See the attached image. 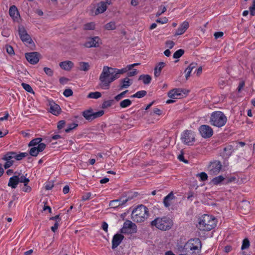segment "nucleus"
<instances>
[{"label":"nucleus","mask_w":255,"mask_h":255,"mask_svg":"<svg viewBox=\"0 0 255 255\" xmlns=\"http://www.w3.org/2000/svg\"><path fill=\"white\" fill-rule=\"evenodd\" d=\"M127 72L126 68L119 69L108 66H104L99 77V85L103 89H109L110 84L118 79L120 74Z\"/></svg>","instance_id":"nucleus-1"},{"label":"nucleus","mask_w":255,"mask_h":255,"mask_svg":"<svg viewBox=\"0 0 255 255\" xmlns=\"http://www.w3.org/2000/svg\"><path fill=\"white\" fill-rule=\"evenodd\" d=\"M201 247V242L199 239H191L184 246L183 252L189 255H199Z\"/></svg>","instance_id":"nucleus-2"},{"label":"nucleus","mask_w":255,"mask_h":255,"mask_svg":"<svg viewBox=\"0 0 255 255\" xmlns=\"http://www.w3.org/2000/svg\"><path fill=\"white\" fill-rule=\"evenodd\" d=\"M216 226L215 219L211 216L204 214L199 218L197 227L200 231H209L214 229Z\"/></svg>","instance_id":"nucleus-3"},{"label":"nucleus","mask_w":255,"mask_h":255,"mask_svg":"<svg viewBox=\"0 0 255 255\" xmlns=\"http://www.w3.org/2000/svg\"><path fill=\"white\" fill-rule=\"evenodd\" d=\"M152 227H155L157 229L161 231L170 230L173 225V222L171 219L167 216L157 217L150 223Z\"/></svg>","instance_id":"nucleus-4"},{"label":"nucleus","mask_w":255,"mask_h":255,"mask_svg":"<svg viewBox=\"0 0 255 255\" xmlns=\"http://www.w3.org/2000/svg\"><path fill=\"white\" fill-rule=\"evenodd\" d=\"M131 216L134 222H144L148 216V209L143 205H139L133 210Z\"/></svg>","instance_id":"nucleus-5"},{"label":"nucleus","mask_w":255,"mask_h":255,"mask_svg":"<svg viewBox=\"0 0 255 255\" xmlns=\"http://www.w3.org/2000/svg\"><path fill=\"white\" fill-rule=\"evenodd\" d=\"M227 121V119L223 113L220 111L213 112L210 118V122L212 125L222 127L224 126Z\"/></svg>","instance_id":"nucleus-6"},{"label":"nucleus","mask_w":255,"mask_h":255,"mask_svg":"<svg viewBox=\"0 0 255 255\" xmlns=\"http://www.w3.org/2000/svg\"><path fill=\"white\" fill-rule=\"evenodd\" d=\"M121 233L123 234H132L137 231L136 225L129 220H126L124 223Z\"/></svg>","instance_id":"nucleus-7"},{"label":"nucleus","mask_w":255,"mask_h":255,"mask_svg":"<svg viewBox=\"0 0 255 255\" xmlns=\"http://www.w3.org/2000/svg\"><path fill=\"white\" fill-rule=\"evenodd\" d=\"M102 44V41L98 36L90 37L87 38L84 46L87 48L98 47Z\"/></svg>","instance_id":"nucleus-8"},{"label":"nucleus","mask_w":255,"mask_h":255,"mask_svg":"<svg viewBox=\"0 0 255 255\" xmlns=\"http://www.w3.org/2000/svg\"><path fill=\"white\" fill-rule=\"evenodd\" d=\"M18 31L19 37L23 42H25L28 44H31L33 43V41L30 35L27 33L26 30L23 26H19Z\"/></svg>","instance_id":"nucleus-9"},{"label":"nucleus","mask_w":255,"mask_h":255,"mask_svg":"<svg viewBox=\"0 0 255 255\" xmlns=\"http://www.w3.org/2000/svg\"><path fill=\"white\" fill-rule=\"evenodd\" d=\"M181 139L184 143L189 145L190 142L195 141L194 132L191 130H185L182 134Z\"/></svg>","instance_id":"nucleus-10"},{"label":"nucleus","mask_w":255,"mask_h":255,"mask_svg":"<svg viewBox=\"0 0 255 255\" xmlns=\"http://www.w3.org/2000/svg\"><path fill=\"white\" fill-rule=\"evenodd\" d=\"M209 174L212 175L218 174L222 168V164L220 161L215 160L210 163L209 166Z\"/></svg>","instance_id":"nucleus-11"},{"label":"nucleus","mask_w":255,"mask_h":255,"mask_svg":"<svg viewBox=\"0 0 255 255\" xmlns=\"http://www.w3.org/2000/svg\"><path fill=\"white\" fill-rule=\"evenodd\" d=\"M41 55L37 52L26 53L25 57L26 60L31 64H35L39 61Z\"/></svg>","instance_id":"nucleus-12"},{"label":"nucleus","mask_w":255,"mask_h":255,"mask_svg":"<svg viewBox=\"0 0 255 255\" xmlns=\"http://www.w3.org/2000/svg\"><path fill=\"white\" fill-rule=\"evenodd\" d=\"M199 130L201 136L205 138L210 137L213 134L212 128L208 125H203L201 126Z\"/></svg>","instance_id":"nucleus-13"},{"label":"nucleus","mask_w":255,"mask_h":255,"mask_svg":"<svg viewBox=\"0 0 255 255\" xmlns=\"http://www.w3.org/2000/svg\"><path fill=\"white\" fill-rule=\"evenodd\" d=\"M46 147V144L44 143L39 144L38 146L31 147L29 153L32 156H36L39 152L43 151Z\"/></svg>","instance_id":"nucleus-14"},{"label":"nucleus","mask_w":255,"mask_h":255,"mask_svg":"<svg viewBox=\"0 0 255 255\" xmlns=\"http://www.w3.org/2000/svg\"><path fill=\"white\" fill-rule=\"evenodd\" d=\"M188 92V91L184 89H174L168 92V96L172 99H177L178 96H182V93H183L184 95H186Z\"/></svg>","instance_id":"nucleus-15"},{"label":"nucleus","mask_w":255,"mask_h":255,"mask_svg":"<svg viewBox=\"0 0 255 255\" xmlns=\"http://www.w3.org/2000/svg\"><path fill=\"white\" fill-rule=\"evenodd\" d=\"M48 105L50 107V112L53 115L57 116L61 113V109L60 106L53 101L48 100Z\"/></svg>","instance_id":"nucleus-16"},{"label":"nucleus","mask_w":255,"mask_h":255,"mask_svg":"<svg viewBox=\"0 0 255 255\" xmlns=\"http://www.w3.org/2000/svg\"><path fill=\"white\" fill-rule=\"evenodd\" d=\"M124 238V236L121 234H116L112 239V249H115L121 243Z\"/></svg>","instance_id":"nucleus-17"},{"label":"nucleus","mask_w":255,"mask_h":255,"mask_svg":"<svg viewBox=\"0 0 255 255\" xmlns=\"http://www.w3.org/2000/svg\"><path fill=\"white\" fill-rule=\"evenodd\" d=\"M189 26V22L184 21L176 30L175 35H179L183 34Z\"/></svg>","instance_id":"nucleus-18"},{"label":"nucleus","mask_w":255,"mask_h":255,"mask_svg":"<svg viewBox=\"0 0 255 255\" xmlns=\"http://www.w3.org/2000/svg\"><path fill=\"white\" fill-rule=\"evenodd\" d=\"M59 66L63 70L69 71L74 67V63L69 60L61 62Z\"/></svg>","instance_id":"nucleus-19"},{"label":"nucleus","mask_w":255,"mask_h":255,"mask_svg":"<svg viewBox=\"0 0 255 255\" xmlns=\"http://www.w3.org/2000/svg\"><path fill=\"white\" fill-rule=\"evenodd\" d=\"M175 199V196L172 192H171L163 199V204L165 207L169 208L172 203L173 200Z\"/></svg>","instance_id":"nucleus-20"},{"label":"nucleus","mask_w":255,"mask_h":255,"mask_svg":"<svg viewBox=\"0 0 255 255\" xmlns=\"http://www.w3.org/2000/svg\"><path fill=\"white\" fill-rule=\"evenodd\" d=\"M120 82L121 83L119 85V88L120 90L128 88L132 84V82L128 78V77H127L121 80Z\"/></svg>","instance_id":"nucleus-21"},{"label":"nucleus","mask_w":255,"mask_h":255,"mask_svg":"<svg viewBox=\"0 0 255 255\" xmlns=\"http://www.w3.org/2000/svg\"><path fill=\"white\" fill-rule=\"evenodd\" d=\"M19 183V175H15L10 177L7 185L12 188L15 189Z\"/></svg>","instance_id":"nucleus-22"},{"label":"nucleus","mask_w":255,"mask_h":255,"mask_svg":"<svg viewBox=\"0 0 255 255\" xmlns=\"http://www.w3.org/2000/svg\"><path fill=\"white\" fill-rule=\"evenodd\" d=\"M107 8L106 3L104 1H101L98 3L97 8L96 10L95 14H98L105 12Z\"/></svg>","instance_id":"nucleus-23"},{"label":"nucleus","mask_w":255,"mask_h":255,"mask_svg":"<svg viewBox=\"0 0 255 255\" xmlns=\"http://www.w3.org/2000/svg\"><path fill=\"white\" fill-rule=\"evenodd\" d=\"M165 63L163 62L158 63L154 69V75L155 77H158L159 76L162 69L165 66Z\"/></svg>","instance_id":"nucleus-24"},{"label":"nucleus","mask_w":255,"mask_h":255,"mask_svg":"<svg viewBox=\"0 0 255 255\" xmlns=\"http://www.w3.org/2000/svg\"><path fill=\"white\" fill-rule=\"evenodd\" d=\"M123 197H121L120 199L111 201L109 203V206L111 208H116L120 206L125 205V204L124 203H123Z\"/></svg>","instance_id":"nucleus-25"},{"label":"nucleus","mask_w":255,"mask_h":255,"mask_svg":"<svg viewBox=\"0 0 255 255\" xmlns=\"http://www.w3.org/2000/svg\"><path fill=\"white\" fill-rule=\"evenodd\" d=\"M9 15L14 19L17 18L18 16H19V12L17 8L15 5H12L10 7L9 9Z\"/></svg>","instance_id":"nucleus-26"},{"label":"nucleus","mask_w":255,"mask_h":255,"mask_svg":"<svg viewBox=\"0 0 255 255\" xmlns=\"http://www.w3.org/2000/svg\"><path fill=\"white\" fill-rule=\"evenodd\" d=\"M82 115L88 121H92L93 120V111L92 109L83 111Z\"/></svg>","instance_id":"nucleus-27"},{"label":"nucleus","mask_w":255,"mask_h":255,"mask_svg":"<svg viewBox=\"0 0 255 255\" xmlns=\"http://www.w3.org/2000/svg\"><path fill=\"white\" fill-rule=\"evenodd\" d=\"M197 66V64L196 63L192 62L185 69V73L186 79H188V78L190 76V74L192 70L196 68Z\"/></svg>","instance_id":"nucleus-28"},{"label":"nucleus","mask_w":255,"mask_h":255,"mask_svg":"<svg viewBox=\"0 0 255 255\" xmlns=\"http://www.w3.org/2000/svg\"><path fill=\"white\" fill-rule=\"evenodd\" d=\"M90 68L89 63L86 62H80L79 63L78 69L80 71L87 72Z\"/></svg>","instance_id":"nucleus-29"},{"label":"nucleus","mask_w":255,"mask_h":255,"mask_svg":"<svg viewBox=\"0 0 255 255\" xmlns=\"http://www.w3.org/2000/svg\"><path fill=\"white\" fill-rule=\"evenodd\" d=\"M15 154V152L10 151L7 152L2 158V159L4 160H7L10 161H13L12 159H14V155Z\"/></svg>","instance_id":"nucleus-30"},{"label":"nucleus","mask_w":255,"mask_h":255,"mask_svg":"<svg viewBox=\"0 0 255 255\" xmlns=\"http://www.w3.org/2000/svg\"><path fill=\"white\" fill-rule=\"evenodd\" d=\"M139 80H142L143 81V83L147 85L149 84L151 81V77L149 75H141L139 78Z\"/></svg>","instance_id":"nucleus-31"},{"label":"nucleus","mask_w":255,"mask_h":255,"mask_svg":"<svg viewBox=\"0 0 255 255\" xmlns=\"http://www.w3.org/2000/svg\"><path fill=\"white\" fill-rule=\"evenodd\" d=\"M41 141H42L41 138H40V137L35 138L31 140L28 143V145L29 147H30V146L34 147V146H36V145L38 146V145L39 144H40L41 143Z\"/></svg>","instance_id":"nucleus-32"},{"label":"nucleus","mask_w":255,"mask_h":255,"mask_svg":"<svg viewBox=\"0 0 255 255\" xmlns=\"http://www.w3.org/2000/svg\"><path fill=\"white\" fill-rule=\"evenodd\" d=\"M224 180L225 178L223 176L220 175L214 178L212 180V182L214 185H217L224 181Z\"/></svg>","instance_id":"nucleus-33"},{"label":"nucleus","mask_w":255,"mask_h":255,"mask_svg":"<svg viewBox=\"0 0 255 255\" xmlns=\"http://www.w3.org/2000/svg\"><path fill=\"white\" fill-rule=\"evenodd\" d=\"M95 28V24L93 22L87 23L83 25V29L85 30H94Z\"/></svg>","instance_id":"nucleus-34"},{"label":"nucleus","mask_w":255,"mask_h":255,"mask_svg":"<svg viewBox=\"0 0 255 255\" xmlns=\"http://www.w3.org/2000/svg\"><path fill=\"white\" fill-rule=\"evenodd\" d=\"M131 104V101L129 99H125L120 103V106L122 108H125Z\"/></svg>","instance_id":"nucleus-35"},{"label":"nucleus","mask_w":255,"mask_h":255,"mask_svg":"<svg viewBox=\"0 0 255 255\" xmlns=\"http://www.w3.org/2000/svg\"><path fill=\"white\" fill-rule=\"evenodd\" d=\"M105 28L108 30H114L116 28V23L114 21H111L105 25Z\"/></svg>","instance_id":"nucleus-36"},{"label":"nucleus","mask_w":255,"mask_h":255,"mask_svg":"<svg viewBox=\"0 0 255 255\" xmlns=\"http://www.w3.org/2000/svg\"><path fill=\"white\" fill-rule=\"evenodd\" d=\"M102 96V94L99 92H91L90 93L87 97L88 98H93V99H98L100 98Z\"/></svg>","instance_id":"nucleus-37"},{"label":"nucleus","mask_w":255,"mask_h":255,"mask_svg":"<svg viewBox=\"0 0 255 255\" xmlns=\"http://www.w3.org/2000/svg\"><path fill=\"white\" fill-rule=\"evenodd\" d=\"M28 154L27 152H22L19 154H17L16 152H15V154L14 155V159L17 160H20L23 158L28 156Z\"/></svg>","instance_id":"nucleus-38"},{"label":"nucleus","mask_w":255,"mask_h":255,"mask_svg":"<svg viewBox=\"0 0 255 255\" xmlns=\"http://www.w3.org/2000/svg\"><path fill=\"white\" fill-rule=\"evenodd\" d=\"M21 86H22L23 88L25 91H26L27 92L34 94V92L33 90H32L31 87L29 84H26L24 83H22L21 84Z\"/></svg>","instance_id":"nucleus-39"},{"label":"nucleus","mask_w":255,"mask_h":255,"mask_svg":"<svg viewBox=\"0 0 255 255\" xmlns=\"http://www.w3.org/2000/svg\"><path fill=\"white\" fill-rule=\"evenodd\" d=\"M184 53V50L182 49H180L175 52L173 54V58L175 59H177L181 57Z\"/></svg>","instance_id":"nucleus-40"},{"label":"nucleus","mask_w":255,"mask_h":255,"mask_svg":"<svg viewBox=\"0 0 255 255\" xmlns=\"http://www.w3.org/2000/svg\"><path fill=\"white\" fill-rule=\"evenodd\" d=\"M114 100H108V101H105L103 102V104H102V107L103 109H106V108H107L108 107H111L113 104L114 103Z\"/></svg>","instance_id":"nucleus-41"},{"label":"nucleus","mask_w":255,"mask_h":255,"mask_svg":"<svg viewBox=\"0 0 255 255\" xmlns=\"http://www.w3.org/2000/svg\"><path fill=\"white\" fill-rule=\"evenodd\" d=\"M249 247H250V241L247 238H246L243 241V244H242L241 249L242 250H243L245 249H248L249 248Z\"/></svg>","instance_id":"nucleus-42"},{"label":"nucleus","mask_w":255,"mask_h":255,"mask_svg":"<svg viewBox=\"0 0 255 255\" xmlns=\"http://www.w3.org/2000/svg\"><path fill=\"white\" fill-rule=\"evenodd\" d=\"M166 7L165 6L161 5L159 7V9L156 14V16L158 17L161 15L162 13L166 11Z\"/></svg>","instance_id":"nucleus-43"},{"label":"nucleus","mask_w":255,"mask_h":255,"mask_svg":"<svg viewBox=\"0 0 255 255\" xmlns=\"http://www.w3.org/2000/svg\"><path fill=\"white\" fill-rule=\"evenodd\" d=\"M78 126V124L72 123L68 125L67 128L65 129L66 132H69L71 130L75 128Z\"/></svg>","instance_id":"nucleus-44"},{"label":"nucleus","mask_w":255,"mask_h":255,"mask_svg":"<svg viewBox=\"0 0 255 255\" xmlns=\"http://www.w3.org/2000/svg\"><path fill=\"white\" fill-rule=\"evenodd\" d=\"M128 90H126L115 96L114 98L115 100H116L117 101H119L120 100H121V99L124 97L125 94H126L128 92Z\"/></svg>","instance_id":"nucleus-45"},{"label":"nucleus","mask_w":255,"mask_h":255,"mask_svg":"<svg viewBox=\"0 0 255 255\" xmlns=\"http://www.w3.org/2000/svg\"><path fill=\"white\" fill-rule=\"evenodd\" d=\"M104 114L103 110H101L97 112H93V120L102 117Z\"/></svg>","instance_id":"nucleus-46"},{"label":"nucleus","mask_w":255,"mask_h":255,"mask_svg":"<svg viewBox=\"0 0 255 255\" xmlns=\"http://www.w3.org/2000/svg\"><path fill=\"white\" fill-rule=\"evenodd\" d=\"M147 94V92L145 90L139 91L136 93V96L137 98H141L144 97Z\"/></svg>","instance_id":"nucleus-47"},{"label":"nucleus","mask_w":255,"mask_h":255,"mask_svg":"<svg viewBox=\"0 0 255 255\" xmlns=\"http://www.w3.org/2000/svg\"><path fill=\"white\" fill-rule=\"evenodd\" d=\"M197 176H200L201 180L203 181H206L208 179V175L205 172H202L199 173L197 174Z\"/></svg>","instance_id":"nucleus-48"},{"label":"nucleus","mask_w":255,"mask_h":255,"mask_svg":"<svg viewBox=\"0 0 255 255\" xmlns=\"http://www.w3.org/2000/svg\"><path fill=\"white\" fill-rule=\"evenodd\" d=\"M63 95L66 97H70L71 96H72L73 91L70 89H66L64 90L63 92Z\"/></svg>","instance_id":"nucleus-49"},{"label":"nucleus","mask_w":255,"mask_h":255,"mask_svg":"<svg viewBox=\"0 0 255 255\" xmlns=\"http://www.w3.org/2000/svg\"><path fill=\"white\" fill-rule=\"evenodd\" d=\"M43 70H44V72L48 76H52L53 75V71L50 68H48V67H44Z\"/></svg>","instance_id":"nucleus-50"},{"label":"nucleus","mask_w":255,"mask_h":255,"mask_svg":"<svg viewBox=\"0 0 255 255\" xmlns=\"http://www.w3.org/2000/svg\"><path fill=\"white\" fill-rule=\"evenodd\" d=\"M27 184L28 183H24L23 187L22 188V191L25 192H30L31 190V188Z\"/></svg>","instance_id":"nucleus-51"},{"label":"nucleus","mask_w":255,"mask_h":255,"mask_svg":"<svg viewBox=\"0 0 255 255\" xmlns=\"http://www.w3.org/2000/svg\"><path fill=\"white\" fill-rule=\"evenodd\" d=\"M29 182V180L28 178L25 177L24 175H21L20 177L19 176V183H28Z\"/></svg>","instance_id":"nucleus-52"},{"label":"nucleus","mask_w":255,"mask_h":255,"mask_svg":"<svg viewBox=\"0 0 255 255\" xmlns=\"http://www.w3.org/2000/svg\"><path fill=\"white\" fill-rule=\"evenodd\" d=\"M178 159L181 161H182L183 162H184L185 163H188L189 161L188 160L185 159L184 158V154L183 153L182 151H181V153L180 154H179L178 156Z\"/></svg>","instance_id":"nucleus-53"},{"label":"nucleus","mask_w":255,"mask_h":255,"mask_svg":"<svg viewBox=\"0 0 255 255\" xmlns=\"http://www.w3.org/2000/svg\"><path fill=\"white\" fill-rule=\"evenodd\" d=\"M6 52L10 55H13L14 54V52L13 47L10 45H6Z\"/></svg>","instance_id":"nucleus-54"},{"label":"nucleus","mask_w":255,"mask_h":255,"mask_svg":"<svg viewBox=\"0 0 255 255\" xmlns=\"http://www.w3.org/2000/svg\"><path fill=\"white\" fill-rule=\"evenodd\" d=\"M168 19L166 17H164L162 19L161 18H158L156 19V21L157 23H161V24H164L168 22Z\"/></svg>","instance_id":"nucleus-55"},{"label":"nucleus","mask_w":255,"mask_h":255,"mask_svg":"<svg viewBox=\"0 0 255 255\" xmlns=\"http://www.w3.org/2000/svg\"><path fill=\"white\" fill-rule=\"evenodd\" d=\"M65 125V122L63 120L59 121L57 124V128L58 129H62Z\"/></svg>","instance_id":"nucleus-56"},{"label":"nucleus","mask_w":255,"mask_h":255,"mask_svg":"<svg viewBox=\"0 0 255 255\" xmlns=\"http://www.w3.org/2000/svg\"><path fill=\"white\" fill-rule=\"evenodd\" d=\"M166 46L170 49H172L175 45L174 42L171 40H168L166 42Z\"/></svg>","instance_id":"nucleus-57"},{"label":"nucleus","mask_w":255,"mask_h":255,"mask_svg":"<svg viewBox=\"0 0 255 255\" xmlns=\"http://www.w3.org/2000/svg\"><path fill=\"white\" fill-rule=\"evenodd\" d=\"M137 74V71L136 69H133L132 71L128 72L127 75L128 77H132Z\"/></svg>","instance_id":"nucleus-58"},{"label":"nucleus","mask_w":255,"mask_h":255,"mask_svg":"<svg viewBox=\"0 0 255 255\" xmlns=\"http://www.w3.org/2000/svg\"><path fill=\"white\" fill-rule=\"evenodd\" d=\"M6 162L4 164V167L5 169H7L12 165L13 161L5 160Z\"/></svg>","instance_id":"nucleus-59"},{"label":"nucleus","mask_w":255,"mask_h":255,"mask_svg":"<svg viewBox=\"0 0 255 255\" xmlns=\"http://www.w3.org/2000/svg\"><path fill=\"white\" fill-rule=\"evenodd\" d=\"M236 180V178L234 176L228 178L226 180L225 184H227L231 182H234Z\"/></svg>","instance_id":"nucleus-60"},{"label":"nucleus","mask_w":255,"mask_h":255,"mask_svg":"<svg viewBox=\"0 0 255 255\" xmlns=\"http://www.w3.org/2000/svg\"><path fill=\"white\" fill-rule=\"evenodd\" d=\"M91 195V193H87L85 194H84L82 198V200L83 201H86L89 199L90 196Z\"/></svg>","instance_id":"nucleus-61"},{"label":"nucleus","mask_w":255,"mask_h":255,"mask_svg":"<svg viewBox=\"0 0 255 255\" xmlns=\"http://www.w3.org/2000/svg\"><path fill=\"white\" fill-rule=\"evenodd\" d=\"M250 14L252 16L255 15V6L253 5L249 7Z\"/></svg>","instance_id":"nucleus-62"},{"label":"nucleus","mask_w":255,"mask_h":255,"mask_svg":"<svg viewBox=\"0 0 255 255\" xmlns=\"http://www.w3.org/2000/svg\"><path fill=\"white\" fill-rule=\"evenodd\" d=\"M68 81H69V79L64 77H61L59 79V82H60V84H64L66 83Z\"/></svg>","instance_id":"nucleus-63"},{"label":"nucleus","mask_w":255,"mask_h":255,"mask_svg":"<svg viewBox=\"0 0 255 255\" xmlns=\"http://www.w3.org/2000/svg\"><path fill=\"white\" fill-rule=\"evenodd\" d=\"M245 86V82L244 81H242L240 83L239 85L237 88L238 91L239 92H240L242 90V89L243 88V87Z\"/></svg>","instance_id":"nucleus-64"}]
</instances>
